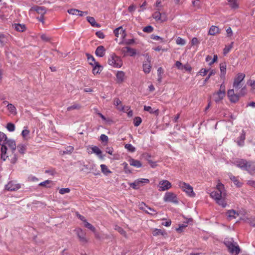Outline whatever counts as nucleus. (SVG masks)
I'll return each mask as SVG.
<instances>
[{
	"label": "nucleus",
	"instance_id": "obj_1",
	"mask_svg": "<svg viewBox=\"0 0 255 255\" xmlns=\"http://www.w3.org/2000/svg\"><path fill=\"white\" fill-rule=\"evenodd\" d=\"M233 89L228 91L227 96L232 103H236L241 96L246 94V86L243 83H233Z\"/></svg>",
	"mask_w": 255,
	"mask_h": 255
},
{
	"label": "nucleus",
	"instance_id": "obj_2",
	"mask_svg": "<svg viewBox=\"0 0 255 255\" xmlns=\"http://www.w3.org/2000/svg\"><path fill=\"white\" fill-rule=\"evenodd\" d=\"M216 189L217 191H214L211 193L210 196L218 205L225 208L227 206V203L223 199L226 196L224 185L221 182H219L217 185Z\"/></svg>",
	"mask_w": 255,
	"mask_h": 255
},
{
	"label": "nucleus",
	"instance_id": "obj_3",
	"mask_svg": "<svg viewBox=\"0 0 255 255\" xmlns=\"http://www.w3.org/2000/svg\"><path fill=\"white\" fill-rule=\"evenodd\" d=\"M234 164L240 169L247 171L251 175L255 174V164L253 161L239 159L235 161Z\"/></svg>",
	"mask_w": 255,
	"mask_h": 255
},
{
	"label": "nucleus",
	"instance_id": "obj_4",
	"mask_svg": "<svg viewBox=\"0 0 255 255\" xmlns=\"http://www.w3.org/2000/svg\"><path fill=\"white\" fill-rule=\"evenodd\" d=\"M224 243L231 255H238L240 253V248L238 244L235 242L233 238H225Z\"/></svg>",
	"mask_w": 255,
	"mask_h": 255
},
{
	"label": "nucleus",
	"instance_id": "obj_5",
	"mask_svg": "<svg viewBox=\"0 0 255 255\" xmlns=\"http://www.w3.org/2000/svg\"><path fill=\"white\" fill-rule=\"evenodd\" d=\"M6 135L2 132L0 131V145L1 147V159L5 161L8 157L6 155L7 147L5 145V141H6Z\"/></svg>",
	"mask_w": 255,
	"mask_h": 255
},
{
	"label": "nucleus",
	"instance_id": "obj_6",
	"mask_svg": "<svg viewBox=\"0 0 255 255\" xmlns=\"http://www.w3.org/2000/svg\"><path fill=\"white\" fill-rule=\"evenodd\" d=\"M178 185L179 187L189 197H194L195 196L196 194L193 191V188L189 184L184 182L180 181Z\"/></svg>",
	"mask_w": 255,
	"mask_h": 255
},
{
	"label": "nucleus",
	"instance_id": "obj_7",
	"mask_svg": "<svg viewBox=\"0 0 255 255\" xmlns=\"http://www.w3.org/2000/svg\"><path fill=\"white\" fill-rule=\"evenodd\" d=\"M163 200L165 202H170L175 204H178L179 203L177 195L172 192H166L163 197Z\"/></svg>",
	"mask_w": 255,
	"mask_h": 255
},
{
	"label": "nucleus",
	"instance_id": "obj_8",
	"mask_svg": "<svg viewBox=\"0 0 255 255\" xmlns=\"http://www.w3.org/2000/svg\"><path fill=\"white\" fill-rule=\"evenodd\" d=\"M108 63L114 67L120 68L122 65V61L119 56L112 54L109 58Z\"/></svg>",
	"mask_w": 255,
	"mask_h": 255
},
{
	"label": "nucleus",
	"instance_id": "obj_9",
	"mask_svg": "<svg viewBox=\"0 0 255 255\" xmlns=\"http://www.w3.org/2000/svg\"><path fill=\"white\" fill-rule=\"evenodd\" d=\"M146 61L143 63V70L145 73H149L150 71L151 65L150 63L151 58L146 54L145 55Z\"/></svg>",
	"mask_w": 255,
	"mask_h": 255
},
{
	"label": "nucleus",
	"instance_id": "obj_10",
	"mask_svg": "<svg viewBox=\"0 0 255 255\" xmlns=\"http://www.w3.org/2000/svg\"><path fill=\"white\" fill-rule=\"evenodd\" d=\"M75 232L81 242L83 243H86L88 241L86 238V233L83 230L80 228H78L75 230Z\"/></svg>",
	"mask_w": 255,
	"mask_h": 255
},
{
	"label": "nucleus",
	"instance_id": "obj_11",
	"mask_svg": "<svg viewBox=\"0 0 255 255\" xmlns=\"http://www.w3.org/2000/svg\"><path fill=\"white\" fill-rule=\"evenodd\" d=\"M172 187L171 183L168 180H163L160 181V191H166Z\"/></svg>",
	"mask_w": 255,
	"mask_h": 255
},
{
	"label": "nucleus",
	"instance_id": "obj_12",
	"mask_svg": "<svg viewBox=\"0 0 255 255\" xmlns=\"http://www.w3.org/2000/svg\"><path fill=\"white\" fill-rule=\"evenodd\" d=\"M20 185L18 184H14L13 181L9 182L5 187L6 190L8 191H15L19 189Z\"/></svg>",
	"mask_w": 255,
	"mask_h": 255
},
{
	"label": "nucleus",
	"instance_id": "obj_13",
	"mask_svg": "<svg viewBox=\"0 0 255 255\" xmlns=\"http://www.w3.org/2000/svg\"><path fill=\"white\" fill-rule=\"evenodd\" d=\"M90 64L93 66V73L94 75L100 73L103 69L102 66L98 62H90Z\"/></svg>",
	"mask_w": 255,
	"mask_h": 255
},
{
	"label": "nucleus",
	"instance_id": "obj_14",
	"mask_svg": "<svg viewBox=\"0 0 255 255\" xmlns=\"http://www.w3.org/2000/svg\"><path fill=\"white\" fill-rule=\"evenodd\" d=\"M225 94L223 92L218 91L213 94L214 101L216 103H219L225 97Z\"/></svg>",
	"mask_w": 255,
	"mask_h": 255
},
{
	"label": "nucleus",
	"instance_id": "obj_15",
	"mask_svg": "<svg viewBox=\"0 0 255 255\" xmlns=\"http://www.w3.org/2000/svg\"><path fill=\"white\" fill-rule=\"evenodd\" d=\"M106 49L103 46H99L96 49L95 54L99 57H102L105 55Z\"/></svg>",
	"mask_w": 255,
	"mask_h": 255
},
{
	"label": "nucleus",
	"instance_id": "obj_16",
	"mask_svg": "<svg viewBox=\"0 0 255 255\" xmlns=\"http://www.w3.org/2000/svg\"><path fill=\"white\" fill-rule=\"evenodd\" d=\"M7 145L9 148L11 150L12 152H13L16 149V144L14 140L12 139H8L7 138L6 141L5 142V145Z\"/></svg>",
	"mask_w": 255,
	"mask_h": 255
},
{
	"label": "nucleus",
	"instance_id": "obj_17",
	"mask_svg": "<svg viewBox=\"0 0 255 255\" xmlns=\"http://www.w3.org/2000/svg\"><path fill=\"white\" fill-rule=\"evenodd\" d=\"M226 64L225 63L220 64V69L221 71L220 77L223 80L225 79V75L226 73Z\"/></svg>",
	"mask_w": 255,
	"mask_h": 255
},
{
	"label": "nucleus",
	"instance_id": "obj_18",
	"mask_svg": "<svg viewBox=\"0 0 255 255\" xmlns=\"http://www.w3.org/2000/svg\"><path fill=\"white\" fill-rule=\"evenodd\" d=\"M128 162L131 166H133L136 168L140 167L142 166L141 163L139 160L133 158H130L128 160Z\"/></svg>",
	"mask_w": 255,
	"mask_h": 255
},
{
	"label": "nucleus",
	"instance_id": "obj_19",
	"mask_svg": "<svg viewBox=\"0 0 255 255\" xmlns=\"http://www.w3.org/2000/svg\"><path fill=\"white\" fill-rule=\"evenodd\" d=\"M227 214L230 219H235L239 215V213L233 209L228 210Z\"/></svg>",
	"mask_w": 255,
	"mask_h": 255
},
{
	"label": "nucleus",
	"instance_id": "obj_20",
	"mask_svg": "<svg viewBox=\"0 0 255 255\" xmlns=\"http://www.w3.org/2000/svg\"><path fill=\"white\" fill-rule=\"evenodd\" d=\"M206 61L209 62V65L211 66L215 62H216L218 60V56L217 55H214L213 56V58L212 59V57L210 55H207L206 57Z\"/></svg>",
	"mask_w": 255,
	"mask_h": 255
},
{
	"label": "nucleus",
	"instance_id": "obj_21",
	"mask_svg": "<svg viewBox=\"0 0 255 255\" xmlns=\"http://www.w3.org/2000/svg\"><path fill=\"white\" fill-rule=\"evenodd\" d=\"M87 20L90 23V24L93 27H100L101 26L100 24L99 23H97L95 18L93 17L92 16H87L86 17Z\"/></svg>",
	"mask_w": 255,
	"mask_h": 255
},
{
	"label": "nucleus",
	"instance_id": "obj_22",
	"mask_svg": "<svg viewBox=\"0 0 255 255\" xmlns=\"http://www.w3.org/2000/svg\"><path fill=\"white\" fill-rule=\"evenodd\" d=\"M245 132L244 131H242L240 136L238 138L237 142L240 146H243L244 144V140L245 139Z\"/></svg>",
	"mask_w": 255,
	"mask_h": 255
},
{
	"label": "nucleus",
	"instance_id": "obj_23",
	"mask_svg": "<svg viewBox=\"0 0 255 255\" xmlns=\"http://www.w3.org/2000/svg\"><path fill=\"white\" fill-rule=\"evenodd\" d=\"M245 77V74L242 73H239L237 74V76L235 78L233 83H243V81Z\"/></svg>",
	"mask_w": 255,
	"mask_h": 255
},
{
	"label": "nucleus",
	"instance_id": "obj_24",
	"mask_svg": "<svg viewBox=\"0 0 255 255\" xmlns=\"http://www.w3.org/2000/svg\"><path fill=\"white\" fill-rule=\"evenodd\" d=\"M125 74L123 71H118L116 74L117 80L118 83H122L123 82L125 78Z\"/></svg>",
	"mask_w": 255,
	"mask_h": 255
},
{
	"label": "nucleus",
	"instance_id": "obj_25",
	"mask_svg": "<svg viewBox=\"0 0 255 255\" xmlns=\"http://www.w3.org/2000/svg\"><path fill=\"white\" fill-rule=\"evenodd\" d=\"M230 179L234 182V184L238 187H240L242 185V183L239 180L238 178L231 174L229 176Z\"/></svg>",
	"mask_w": 255,
	"mask_h": 255
},
{
	"label": "nucleus",
	"instance_id": "obj_26",
	"mask_svg": "<svg viewBox=\"0 0 255 255\" xmlns=\"http://www.w3.org/2000/svg\"><path fill=\"white\" fill-rule=\"evenodd\" d=\"M34 10L40 15H44L46 13V8L44 6H35Z\"/></svg>",
	"mask_w": 255,
	"mask_h": 255
},
{
	"label": "nucleus",
	"instance_id": "obj_27",
	"mask_svg": "<svg viewBox=\"0 0 255 255\" xmlns=\"http://www.w3.org/2000/svg\"><path fill=\"white\" fill-rule=\"evenodd\" d=\"M12 26L15 29L19 32H23L25 29V26L24 24H21L19 23H15L12 25Z\"/></svg>",
	"mask_w": 255,
	"mask_h": 255
},
{
	"label": "nucleus",
	"instance_id": "obj_28",
	"mask_svg": "<svg viewBox=\"0 0 255 255\" xmlns=\"http://www.w3.org/2000/svg\"><path fill=\"white\" fill-rule=\"evenodd\" d=\"M92 151L96 153L100 158L103 159L102 152L101 149L97 146H94L92 147Z\"/></svg>",
	"mask_w": 255,
	"mask_h": 255
},
{
	"label": "nucleus",
	"instance_id": "obj_29",
	"mask_svg": "<svg viewBox=\"0 0 255 255\" xmlns=\"http://www.w3.org/2000/svg\"><path fill=\"white\" fill-rule=\"evenodd\" d=\"M95 167V165L94 164L89 163L84 165V169L83 170H85L87 172H91L94 171Z\"/></svg>",
	"mask_w": 255,
	"mask_h": 255
},
{
	"label": "nucleus",
	"instance_id": "obj_30",
	"mask_svg": "<svg viewBox=\"0 0 255 255\" xmlns=\"http://www.w3.org/2000/svg\"><path fill=\"white\" fill-rule=\"evenodd\" d=\"M219 33V29L217 26H212L209 31V34L211 35H214L216 33Z\"/></svg>",
	"mask_w": 255,
	"mask_h": 255
},
{
	"label": "nucleus",
	"instance_id": "obj_31",
	"mask_svg": "<svg viewBox=\"0 0 255 255\" xmlns=\"http://www.w3.org/2000/svg\"><path fill=\"white\" fill-rule=\"evenodd\" d=\"M81 106L77 103H74L72 106L67 107V111H70L74 110H79Z\"/></svg>",
	"mask_w": 255,
	"mask_h": 255
},
{
	"label": "nucleus",
	"instance_id": "obj_32",
	"mask_svg": "<svg viewBox=\"0 0 255 255\" xmlns=\"http://www.w3.org/2000/svg\"><path fill=\"white\" fill-rule=\"evenodd\" d=\"M101 171L105 175H108L109 174L112 173L111 171L110 170L108 167L105 164L101 165Z\"/></svg>",
	"mask_w": 255,
	"mask_h": 255
},
{
	"label": "nucleus",
	"instance_id": "obj_33",
	"mask_svg": "<svg viewBox=\"0 0 255 255\" xmlns=\"http://www.w3.org/2000/svg\"><path fill=\"white\" fill-rule=\"evenodd\" d=\"M234 45V42H232L231 44L229 45H226L224 50H223V54L226 55L227 53H228L231 49L233 48Z\"/></svg>",
	"mask_w": 255,
	"mask_h": 255
},
{
	"label": "nucleus",
	"instance_id": "obj_34",
	"mask_svg": "<svg viewBox=\"0 0 255 255\" xmlns=\"http://www.w3.org/2000/svg\"><path fill=\"white\" fill-rule=\"evenodd\" d=\"M84 226L90 230L91 231L95 232L96 229L90 223H88L86 220H84Z\"/></svg>",
	"mask_w": 255,
	"mask_h": 255
},
{
	"label": "nucleus",
	"instance_id": "obj_35",
	"mask_svg": "<svg viewBox=\"0 0 255 255\" xmlns=\"http://www.w3.org/2000/svg\"><path fill=\"white\" fill-rule=\"evenodd\" d=\"M144 110L146 111L149 112L150 113H155L156 115L158 114V110H154L153 109H152L150 106H144Z\"/></svg>",
	"mask_w": 255,
	"mask_h": 255
},
{
	"label": "nucleus",
	"instance_id": "obj_36",
	"mask_svg": "<svg viewBox=\"0 0 255 255\" xmlns=\"http://www.w3.org/2000/svg\"><path fill=\"white\" fill-rule=\"evenodd\" d=\"M216 73V71L214 69H210L209 74H208V76L206 78V79L204 81L203 84L205 85L207 81L209 80L210 78L212 76L215 75Z\"/></svg>",
	"mask_w": 255,
	"mask_h": 255
},
{
	"label": "nucleus",
	"instance_id": "obj_37",
	"mask_svg": "<svg viewBox=\"0 0 255 255\" xmlns=\"http://www.w3.org/2000/svg\"><path fill=\"white\" fill-rule=\"evenodd\" d=\"M17 149L19 153L24 154L26 150V146L24 144H21L17 145Z\"/></svg>",
	"mask_w": 255,
	"mask_h": 255
},
{
	"label": "nucleus",
	"instance_id": "obj_38",
	"mask_svg": "<svg viewBox=\"0 0 255 255\" xmlns=\"http://www.w3.org/2000/svg\"><path fill=\"white\" fill-rule=\"evenodd\" d=\"M229 2L230 6L232 8H237L238 7V5L237 3V0H227Z\"/></svg>",
	"mask_w": 255,
	"mask_h": 255
},
{
	"label": "nucleus",
	"instance_id": "obj_39",
	"mask_svg": "<svg viewBox=\"0 0 255 255\" xmlns=\"http://www.w3.org/2000/svg\"><path fill=\"white\" fill-rule=\"evenodd\" d=\"M176 43L178 45H184L186 44V41L183 38L178 37L176 40Z\"/></svg>",
	"mask_w": 255,
	"mask_h": 255
},
{
	"label": "nucleus",
	"instance_id": "obj_40",
	"mask_svg": "<svg viewBox=\"0 0 255 255\" xmlns=\"http://www.w3.org/2000/svg\"><path fill=\"white\" fill-rule=\"evenodd\" d=\"M136 182H138V184L140 186H141L144 183H148L149 182V180L148 179H144L140 178L135 180Z\"/></svg>",
	"mask_w": 255,
	"mask_h": 255
},
{
	"label": "nucleus",
	"instance_id": "obj_41",
	"mask_svg": "<svg viewBox=\"0 0 255 255\" xmlns=\"http://www.w3.org/2000/svg\"><path fill=\"white\" fill-rule=\"evenodd\" d=\"M120 31H121V32H122L123 33L125 32V30H123L122 26H120V27L116 28L114 30V33L115 36L117 37H119Z\"/></svg>",
	"mask_w": 255,
	"mask_h": 255
},
{
	"label": "nucleus",
	"instance_id": "obj_42",
	"mask_svg": "<svg viewBox=\"0 0 255 255\" xmlns=\"http://www.w3.org/2000/svg\"><path fill=\"white\" fill-rule=\"evenodd\" d=\"M246 221L252 226L255 227V217L246 218Z\"/></svg>",
	"mask_w": 255,
	"mask_h": 255
},
{
	"label": "nucleus",
	"instance_id": "obj_43",
	"mask_svg": "<svg viewBox=\"0 0 255 255\" xmlns=\"http://www.w3.org/2000/svg\"><path fill=\"white\" fill-rule=\"evenodd\" d=\"M141 119L139 117H136L134 119L133 124L135 127H138L141 123Z\"/></svg>",
	"mask_w": 255,
	"mask_h": 255
},
{
	"label": "nucleus",
	"instance_id": "obj_44",
	"mask_svg": "<svg viewBox=\"0 0 255 255\" xmlns=\"http://www.w3.org/2000/svg\"><path fill=\"white\" fill-rule=\"evenodd\" d=\"M74 150V147L72 146H67L63 151L64 154H69L72 153Z\"/></svg>",
	"mask_w": 255,
	"mask_h": 255
},
{
	"label": "nucleus",
	"instance_id": "obj_45",
	"mask_svg": "<svg viewBox=\"0 0 255 255\" xmlns=\"http://www.w3.org/2000/svg\"><path fill=\"white\" fill-rule=\"evenodd\" d=\"M6 128L9 131H13L15 130V126L13 124L9 123L6 125Z\"/></svg>",
	"mask_w": 255,
	"mask_h": 255
},
{
	"label": "nucleus",
	"instance_id": "obj_46",
	"mask_svg": "<svg viewBox=\"0 0 255 255\" xmlns=\"http://www.w3.org/2000/svg\"><path fill=\"white\" fill-rule=\"evenodd\" d=\"M186 227H187V222H186L185 224L179 225V227L176 228V230L179 233H181Z\"/></svg>",
	"mask_w": 255,
	"mask_h": 255
},
{
	"label": "nucleus",
	"instance_id": "obj_47",
	"mask_svg": "<svg viewBox=\"0 0 255 255\" xmlns=\"http://www.w3.org/2000/svg\"><path fill=\"white\" fill-rule=\"evenodd\" d=\"M125 148L130 152H134L135 151V148L131 144L128 143L125 145Z\"/></svg>",
	"mask_w": 255,
	"mask_h": 255
},
{
	"label": "nucleus",
	"instance_id": "obj_48",
	"mask_svg": "<svg viewBox=\"0 0 255 255\" xmlns=\"http://www.w3.org/2000/svg\"><path fill=\"white\" fill-rule=\"evenodd\" d=\"M143 31L146 33H151L153 30V28L150 25H148L143 28Z\"/></svg>",
	"mask_w": 255,
	"mask_h": 255
},
{
	"label": "nucleus",
	"instance_id": "obj_49",
	"mask_svg": "<svg viewBox=\"0 0 255 255\" xmlns=\"http://www.w3.org/2000/svg\"><path fill=\"white\" fill-rule=\"evenodd\" d=\"M209 71H210V69L202 68L198 72V74L202 76H205L207 74Z\"/></svg>",
	"mask_w": 255,
	"mask_h": 255
},
{
	"label": "nucleus",
	"instance_id": "obj_50",
	"mask_svg": "<svg viewBox=\"0 0 255 255\" xmlns=\"http://www.w3.org/2000/svg\"><path fill=\"white\" fill-rule=\"evenodd\" d=\"M67 12L70 14L78 15V13H79V10L74 8H71L68 9Z\"/></svg>",
	"mask_w": 255,
	"mask_h": 255
},
{
	"label": "nucleus",
	"instance_id": "obj_51",
	"mask_svg": "<svg viewBox=\"0 0 255 255\" xmlns=\"http://www.w3.org/2000/svg\"><path fill=\"white\" fill-rule=\"evenodd\" d=\"M8 110L11 113H14L16 111L15 107L11 104H8L7 106Z\"/></svg>",
	"mask_w": 255,
	"mask_h": 255
},
{
	"label": "nucleus",
	"instance_id": "obj_52",
	"mask_svg": "<svg viewBox=\"0 0 255 255\" xmlns=\"http://www.w3.org/2000/svg\"><path fill=\"white\" fill-rule=\"evenodd\" d=\"M115 229L123 236H126V232L122 228L117 226L116 227Z\"/></svg>",
	"mask_w": 255,
	"mask_h": 255
},
{
	"label": "nucleus",
	"instance_id": "obj_53",
	"mask_svg": "<svg viewBox=\"0 0 255 255\" xmlns=\"http://www.w3.org/2000/svg\"><path fill=\"white\" fill-rule=\"evenodd\" d=\"M167 19V14L164 12H160V21H165Z\"/></svg>",
	"mask_w": 255,
	"mask_h": 255
},
{
	"label": "nucleus",
	"instance_id": "obj_54",
	"mask_svg": "<svg viewBox=\"0 0 255 255\" xmlns=\"http://www.w3.org/2000/svg\"><path fill=\"white\" fill-rule=\"evenodd\" d=\"M123 164L124 167V170H125V172L126 173H131V171L129 169V166L128 165V164L127 163L124 162Z\"/></svg>",
	"mask_w": 255,
	"mask_h": 255
},
{
	"label": "nucleus",
	"instance_id": "obj_55",
	"mask_svg": "<svg viewBox=\"0 0 255 255\" xmlns=\"http://www.w3.org/2000/svg\"><path fill=\"white\" fill-rule=\"evenodd\" d=\"M130 187L134 189H138L139 188V185L138 184V182H136L135 180L134 182L129 184Z\"/></svg>",
	"mask_w": 255,
	"mask_h": 255
},
{
	"label": "nucleus",
	"instance_id": "obj_56",
	"mask_svg": "<svg viewBox=\"0 0 255 255\" xmlns=\"http://www.w3.org/2000/svg\"><path fill=\"white\" fill-rule=\"evenodd\" d=\"M70 191V190L68 188H62L59 190V192L61 194H64L65 193H69Z\"/></svg>",
	"mask_w": 255,
	"mask_h": 255
},
{
	"label": "nucleus",
	"instance_id": "obj_57",
	"mask_svg": "<svg viewBox=\"0 0 255 255\" xmlns=\"http://www.w3.org/2000/svg\"><path fill=\"white\" fill-rule=\"evenodd\" d=\"M126 48L127 49V52L130 53L131 56H133L135 54L136 52L134 49L131 48L129 47H126Z\"/></svg>",
	"mask_w": 255,
	"mask_h": 255
},
{
	"label": "nucleus",
	"instance_id": "obj_58",
	"mask_svg": "<svg viewBox=\"0 0 255 255\" xmlns=\"http://www.w3.org/2000/svg\"><path fill=\"white\" fill-rule=\"evenodd\" d=\"M161 224L164 226L169 227L171 224V221L170 220H163V221L162 222Z\"/></svg>",
	"mask_w": 255,
	"mask_h": 255
},
{
	"label": "nucleus",
	"instance_id": "obj_59",
	"mask_svg": "<svg viewBox=\"0 0 255 255\" xmlns=\"http://www.w3.org/2000/svg\"><path fill=\"white\" fill-rule=\"evenodd\" d=\"M96 35L98 37L101 39H103L105 38V35L104 33L101 31H98L96 32Z\"/></svg>",
	"mask_w": 255,
	"mask_h": 255
},
{
	"label": "nucleus",
	"instance_id": "obj_60",
	"mask_svg": "<svg viewBox=\"0 0 255 255\" xmlns=\"http://www.w3.org/2000/svg\"><path fill=\"white\" fill-rule=\"evenodd\" d=\"M87 59H88V61H89V63L90 62L95 63V62H96L95 61V58H94V57L92 55H91L89 54H87Z\"/></svg>",
	"mask_w": 255,
	"mask_h": 255
},
{
	"label": "nucleus",
	"instance_id": "obj_61",
	"mask_svg": "<svg viewBox=\"0 0 255 255\" xmlns=\"http://www.w3.org/2000/svg\"><path fill=\"white\" fill-rule=\"evenodd\" d=\"M100 139L103 142H107L108 141V137L104 134H102L100 136Z\"/></svg>",
	"mask_w": 255,
	"mask_h": 255
},
{
	"label": "nucleus",
	"instance_id": "obj_62",
	"mask_svg": "<svg viewBox=\"0 0 255 255\" xmlns=\"http://www.w3.org/2000/svg\"><path fill=\"white\" fill-rule=\"evenodd\" d=\"M152 16L156 21H158L159 20V12L156 11L153 14Z\"/></svg>",
	"mask_w": 255,
	"mask_h": 255
},
{
	"label": "nucleus",
	"instance_id": "obj_63",
	"mask_svg": "<svg viewBox=\"0 0 255 255\" xmlns=\"http://www.w3.org/2000/svg\"><path fill=\"white\" fill-rule=\"evenodd\" d=\"M52 181L49 180H45V181L42 182L39 184L40 186H47V185L49 184Z\"/></svg>",
	"mask_w": 255,
	"mask_h": 255
},
{
	"label": "nucleus",
	"instance_id": "obj_64",
	"mask_svg": "<svg viewBox=\"0 0 255 255\" xmlns=\"http://www.w3.org/2000/svg\"><path fill=\"white\" fill-rule=\"evenodd\" d=\"M199 43V41L197 38L193 37L191 40L192 45H197Z\"/></svg>",
	"mask_w": 255,
	"mask_h": 255
}]
</instances>
